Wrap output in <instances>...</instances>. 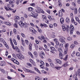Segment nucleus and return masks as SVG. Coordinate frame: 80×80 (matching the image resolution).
Segmentation results:
<instances>
[{"label":"nucleus","mask_w":80,"mask_h":80,"mask_svg":"<svg viewBox=\"0 0 80 80\" xmlns=\"http://www.w3.org/2000/svg\"><path fill=\"white\" fill-rule=\"evenodd\" d=\"M62 28L63 31H65L66 30L67 32H68V31L70 30V27L68 25H67V27L65 28V27L64 25H62Z\"/></svg>","instance_id":"nucleus-1"},{"label":"nucleus","mask_w":80,"mask_h":80,"mask_svg":"<svg viewBox=\"0 0 80 80\" xmlns=\"http://www.w3.org/2000/svg\"><path fill=\"white\" fill-rule=\"evenodd\" d=\"M6 2H9V3L11 5V7H14V2H15V0H6Z\"/></svg>","instance_id":"nucleus-2"},{"label":"nucleus","mask_w":80,"mask_h":80,"mask_svg":"<svg viewBox=\"0 0 80 80\" xmlns=\"http://www.w3.org/2000/svg\"><path fill=\"white\" fill-rule=\"evenodd\" d=\"M69 46V44L66 43L65 44V51H64V54H67V51H68V47Z\"/></svg>","instance_id":"nucleus-3"},{"label":"nucleus","mask_w":80,"mask_h":80,"mask_svg":"<svg viewBox=\"0 0 80 80\" xmlns=\"http://www.w3.org/2000/svg\"><path fill=\"white\" fill-rule=\"evenodd\" d=\"M40 62L42 65H40V67L42 68V69H45V67L43 66V65H45V63L42 60H40L39 61Z\"/></svg>","instance_id":"nucleus-4"},{"label":"nucleus","mask_w":80,"mask_h":80,"mask_svg":"<svg viewBox=\"0 0 80 80\" xmlns=\"http://www.w3.org/2000/svg\"><path fill=\"white\" fill-rule=\"evenodd\" d=\"M4 8H5V10H6L7 11H8V10H12V12H13V13H15V12H16L17 11L16 10H14L13 9L11 8H7V7L6 6H4Z\"/></svg>","instance_id":"nucleus-5"},{"label":"nucleus","mask_w":80,"mask_h":80,"mask_svg":"<svg viewBox=\"0 0 80 80\" xmlns=\"http://www.w3.org/2000/svg\"><path fill=\"white\" fill-rule=\"evenodd\" d=\"M70 29H71V30H70V34L71 35H72V34H73V32L74 29L73 26L72 25H70Z\"/></svg>","instance_id":"nucleus-6"},{"label":"nucleus","mask_w":80,"mask_h":80,"mask_svg":"<svg viewBox=\"0 0 80 80\" xmlns=\"http://www.w3.org/2000/svg\"><path fill=\"white\" fill-rule=\"evenodd\" d=\"M19 24L20 26L21 27H25L26 25V23H23V22L22 21H19Z\"/></svg>","instance_id":"nucleus-7"},{"label":"nucleus","mask_w":80,"mask_h":80,"mask_svg":"<svg viewBox=\"0 0 80 80\" xmlns=\"http://www.w3.org/2000/svg\"><path fill=\"white\" fill-rule=\"evenodd\" d=\"M59 40L62 43H65V41L63 40V37L61 36H59Z\"/></svg>","instance_id":"nucleus-8"},{"label":"nucleus","mask_w":80,"mask_h":80,"mask_svg":"<svg viewBox=\"0 0 80 80\" xmlns=\"http://www.w3.org/2000/svg\"><path fill=\"white\" fill-rule=\"evenodd\" d=\"M11 60L12 62H14V63H16V64H17V65H19V62H18L17 60H15V58H12L11 59Z\"/></svg>","instance_id":"nucleus-9"},{"label":"nucleus","mask_w":80,"mask_h":80,"mask_svg":"<svg viewBox=\"0 0 80 80\" xmlns=\"http://www.w3.org/2000/svg\"><path fill=\"white\" fill-rule=\"evenodd\" d=\"M69 65L68 64V62H66V63H64L62 65V67H67V66H68Z\"/></svg>","instance_id":"nucleus-10"},{"label":"nucleus","mask_w":80,"mask_h":80,"mask_svg":"<svg viewBox=\"0 0 80 80\" xmlns=\"http://www.w3.org/2000/svg\"><path fill=\"white\" fill-rule=\"evenodd\" d=\"M58 15L60 17H62V15H63V13H62V11L60 10L59 11Z\"/></svg>","instance_id":"nucleus-11"},{"label":"nucleus","mask_w":80,"mask_h":80,"mask_svg":"<svg viewBox=\"0 0 80 80\" xmlns=\"http://www.w3.org/2000/svg\"><path fill=\"white\" fill-rule=\"evenodd\" d=\"M15 23L13 25L14 27L15 28H17L18 27V25H17V23H18V22L17 21L15 20Z\"/></svg>","instance_id":"nucleus-12"},{"label":"nucleus","mask_w":80,"mask_h":80,"mask_svg":"<svg viewBox=\"0 0 80 80\" xmlns=\"http://www.w3.org/2000/svg\"><path fill=\"white\" fill-rule=\"evenodd\" d=\"M30 62H31V63H32V65H35V62L33 60H32V59H29Z\"/></svg>","instance_id":"nucleus-13"},{"label":"nucleus","mask_w":80,"mask_h":80,"mask_svg":"<svg viewBox=\"0 0 80 80\" xmlns=\"http://www.w3.org/2000/svg\"><path fill=\"white\" fill-rule=\"evenodd\" d=\"M4 65H5V62L4 61H1V66H4Z\"/></svg>","instance_id":"nucleus-14"},{"label":"nucleus","mask_w":80,"mask_h":80,"mask_svg":"<svg viewBox=\"0 0 80 80\" xmlns=\"http://www.w3.org/2000/svg\"><path fill=\"white\" fill-rule=\"evenodd\" d=\"M61 23H64V19L63 18H61L60 19Z\"/></svg>","instance_id":"nucleus-15"},{"label":"nucleus","mask_w":80,"mask_h":80,"mask_svg":"<svg viewBox=\"0 0 80 80\" xmlns=\"http://www.w3.org/2000/svg\"><path fill=\"white\" fill-rule=\"evenodd\" d=\"M55 32H52V34L51 35V37L52 38H55Z\"/></svg>","instance_id":"nucleus-16"},{"label":"nucleus","mask_w":80,"mask_h":80,"mask_svg":"<svg viewBox=\"0 0 80 80\" xmlns=\"http://www.w3.org/2000/svg\"><path fill=\"white\" fill-rule=\"evenodd\" d=\"M56 62L57 63H59V64H61L62 63V61L59 59H56Z\"/></svg>","instance_id":"nucleus-17"},{"label":"nucleus","mask_w":80,"mask_h":80,"mask_svg":"<svg viewBox=\"0 0 80 80\" xmlns=\"http://www.w3.org/2000/svg\"><path fill=\"white\" fill-rule=\"evenodd\" d=\"M62 66L61 67L56 66L55 67V68H56V69H57V70H60L61 68H62Z\"/></svg>","instance_id":"nucleus-18"},{"label":"nucleus","mask_w":80,"mask_h":80,"mask_svg":"<svg viewBox=\"0 0 80 80\" xmlns=\"http://www.w3.org/2000/svg\"><path fill=\"white\" fill-rule=\"evenodd\" d=\"M67 58H68V55H66L64 58H63L62 57H61V59H63L64 60H67Z\"/></svg>","instance_id":"nucleus-19"},{"label":"nucleus","mask_w":80,"mask_h":80,"mask_svg":"<svg viewBox=\"0 0 80 80\" xmlns=\"http://www.w3.org/2000/svg\"><path fill=\"white\" fill-rule=\"evenodd\" d=\"M15 49H16V51H17L18 52H20V49H19V48H18V47L16 46L15 47Z\"/></svg>","instance_id":"nucleus-20"},{"label":"nucleus","mask_w":80,"mask_h":80,"mask_svg":"<svg viewBox=\"0 0 80 80\" xmlns=\"http://www.w3.org/2000/svg\"><path fill=\"white\" fill-rule=\"evenodd\" d=\"M32 14H33L34 15V14L35 15V16H36V17H37V16H38V13H35V12H32Z\"/></svg>","instance_id":"nucleus-21"},{"label":"nucleus","mask_w":80,"mask_h":80,"mask_svg":"<svg viewBox=\"0 0 80 80\" xmlns=\"http://www.w3.org/2000/svg\"><path fill=\"white\" fill-rule=\"evenodd\" d=\"M58 51L59 52H60L59 53H62L63 52L62 49L61 48H58Z\"/></svg>","instance_id":"nucleus-22"},{"label":"nucleus","mask_w":80,"mask_h":80,"mask_svg":"<svg viewBox=\"0 0 80 80\" xmlns=\"http://www.w3.org/2000/svg\"><path fill=\"white\" fill-rule=\"evenodd\" d=\"M28 53L29 55L31 57H32V58H33V55L32 54V53H31V52H28Z\"/></svg>","instance_id":"nucleus-23"},{"label":"nucleus","mask_w":80,"mask_h":80,"mask_svg":"<svg viewBox=\"0 0 80 80\" xmlns=\"http://www.w3.org/2000/svg\"><path fill=\"white\" fill-rule=\"evenodd\" d=\"M5 24V25H9V26H10L11 25V24H10V23L8 22H5L4 23Z\"/></svg>","instance_id":"nucleus-24"},{"label":"nucleus","mask_w":80,"mask_h":80,"mask_svg":"<svg viewBox=\"0 0 80 80\" xmlns=\"http://www.w3.org/2000/svg\"><path fill=\"white\" fill-rule=\"evenodd\" d=\"M28 10L29 11H33V8L32 7H29L28 8Z\"/></svg>","instance_id":"nucleus-25"},{"label":"nucleus","mask_w":80,"mask_h":80,"mask_svg":"<svg viewBox=\"0 0 80 80\" xmlns=\"http://www.w3.org/2000/svg\"><path fill=\"white\" fill-rule=\"evenodd\" d=\"M34 30V28L32 27L29 28V30L31 32H33V30Z\"/></svg>","instance_id":"nucleus-26"},{"label":"nucleus","mask_w":80,"mask_h":80,"mask_svg":"<svg viewBox=\"0 0 80 80\" xmlns=\"http://www.w3.org/2000/svg\"><path fill=\"white\" fill-rule=\"evenodd\" d=\"M35 70L37 71V72H38L39 74H41V73H40V71H39V70H38V69H37V68H35V67H34V68Z\"/></svg>","instance_id":"nucleus-27"},{"label":"nucleus","mask_w":80,"mask_h":80,"mask_svg":"<svg viewBox=\"0 0 80 80\" xmlns=\"http://www.w3.org/2000/svg\"><path fill=\"white\" fill-rule=\"evenodd\" d=\"M66 22H67V23H69L70 19H69V18H66Z\"/></svg>","instance_id":"nucleus-28"},{"label":"nucleus","mask_w":80,"mask_h":80,"mask_svg":"<svg viewBox=\"0 0 80 80\" xmlns=\"http://www.w3.org/2000/svg\"><path fill=\"white\" fill-rule=\"evenodd\" d=\"M25 42L26 44L27 45H28V44H29V41H28L27 40H26L25 41Z\"/></svg>","instance_id":"nucleus-29"},{"label":"nucleus","mask_w":80,"mask_h":80,"mask_svg":"<svg viewBox=\"0 0 80 80\" xmlns=\"http://www.w3.org/2000/svg\"><path fill=\"white\" fill-rule=\"evenodd\" d=\"M15 18L16 19V20H20V18L18 16H16Z\"/></svg>","instance_id":"nucleus-30"},{"label":"nucleus","mask_w":80,"mask_h":80,"mask_svg":"<svg viewBox=\"0 0 80 80\" xmlns=\"http://www.w3.org/2000/svg\"><path fill=\"white\" fill-rule=\"evenodd\" d=\"M77 9L75 8L74 9V13L75 14H77V12H78Z\"/></svg>","instance_id":"nucleus-31"},{"label":"nucleus","mask_w":80,"mask_h":80,"mask_svg":"<svg viewBox=\"0 0 80 80\" xmlns=\"http://www.w3.org/2000/svg\"><path fill=\"white\" fill-rule=\"evenodd\" d=\"M34 55L35 56V57H37V52H34Z\"/></svg>","instance_id":"nucleus-32"},{"label":"nucleus","mask_w":80,"mask_h":80,"mask_svg":"<svg viewBox=\"0 0 80 80\" xmlns=\"http://www.w3.org/2000/svg\"><path fill=\"white\" fill-rule=\"evenodd\" d=\"M19 57L20 58V59L21 58H24V56H23L22 54L20 55V56H19Z\"/></svg>","instance_id":"nucleus-33"},{"label":"nucleus","mask_w":80,"mask_h":80,"mask_svg":"<svg viewBox=\"0 0 80 80\" xmlns=\"http://www.w3.org/2000/svg\"><path fill=\"white\" fill-rule=\"evenodd\" d=\"M63 56V55L62 54V52L59 53V56L60 57H62Z\"/></svg>","instance_id":"nucleus-34"},{"label":"nucleus","mask_w":80,"mask_h":80,"mask_svg":"<svg viewBox=\"0 0 80 80\" xmlns=\"http://www.w3.org/2000/svg\"><path fill=\"white\" fill-rule=\"evenodd\" d=\"M30 5H31V6H32V7H35V3H32L30 4Z\"/></svg>","instance_id":"nucleus-35"},{"label":"nucleus","mask_w":80,"mask_h":80,"mask_svg":"<svg viewBox=\"0 0 80 80\" xmlns=\"http://www.w3.org/2000/svg\"><path fill=\"white\" fill-rule=\"evenodd\" d=\"M75 19H76V21H77V22H78V21L79 20V18H78L77 17V16H76L75 17Z\"/></svg>","instance_id":"nucleus-36"},{"label":"nucleus","mask_w":80,"mask_h":80,"mask_svg":"<svg viewBox=\"0 0 80 80\" xmlns=\"http://www.w3.org/2000/svg\"><path fill=\"white\" fill-rule=\"evenodd\" d=\"M27 65H28V66H29V67H32V65L30 64V63H27Z\"/></svg>","instance_id":"nucleus-37"},{"label":"nucleus","mask_w":80,"mask_h":80,"mask_svg":"<svg viewBox=\"0 0 80 80\" xmlns=\"http://www.w3.org/2000/svg\"><path fill=\"white\" fill-rule=\"evenodd\" d=\"M74 22L75 20H74L73 18H71V22H72V23H74Z\"/></svg>","instance_id":"nucleus-38"},{"label":"nucleus","mask_w":80,"mask_h":80,"mask_svg":"<svg viewBox=\"0 0 80 80\" xmlns=\"http://www.w3.org/2000/svg\"><path fill=\"white\" fill-rule=\"evenodd\" d=\"M48 18H49V20H52V18L50 16H48Z\"/></svg>","instance_id":"nucleus-39"},{"label":"nucleus","mask_w":80,"mask_h":80,"mask_svg":"<svg viewBox=\"0 0 80 80\" xmlns=\"http://www.w3.org/2000/svg\"><path fill=\"white\" fill-rule=\"evenodd\" d=\"M76 56H77L78 57H79V56H80V53H79L78 52H76Z\"/></svg>","instance_id":"nucleus-40"},{"label":"nucleus","mask_w":80,"mask_h":80,"mask_svg":"<svg viewBox=\"0 0 80 80\" xmlns=\"http://www.w3.org/2000/svg\"><path fill=\"white\" fill-rule=\"evenodd\" d=\"M17 38L18 40H20V36H19V35H17Z\"/></svg>","instance_id":"nucleus-41"},{"label":"nucleus","mask_w":80,"mask_h":80,"mask_svg":"<svg viewBox=\"0 0 80 80\" xmlns=\"http://www.w3.org/2000/svg\"><path fill=\"white\" fill-rule=\"evenodd\" d=\"M21 41L22 43L23 44V45L24 46V41H23V39H21Z\"/></svg>","instance_id":"nucleus-42"},{"label":"nucleus","mask_w":80,"mask_h":80,"mask_svg":"<svg viewBox=\"0 0 80 80\" xmlns=\"http://www.w3.org/2000/svg\"><path fill=\"white\" fill-rule=\"evenodd\" d=\"M75 47V45H74V44H72L71 46V48H74Z\"/></svg>","instance_id":"nucleus-43"},{"label":"nucleus","mask_w":80,"mask_h":80,"mask_svg":"<svg viewBox=\"0 0 80 80\" xmlns=\"http://www.w3.org/2000/svg\"><path fill=\"white\" fill-rule=\"evenodd\" d=\"M7 78L8 79V80H11V79H12V77H10L9 76H8L7 77Z\"/></svg>","instance_id":"nucleus-44"},{"label":"nucleus","mask_w":80,"mask_h":80,"mask_svg":"<svg viewBox=\"0 0 80 80\" xmlns=\"http://www.w3.org/2000/svg\"><path fill=\"white\" fill-rule=\"evenodd\" d=\"M67 39L68 40H72V38H71V37H68Z\"/></svg>","instance_id":"nucleus-45"},{"label":"nucleus","mask_w":80,"mask_h":80,"mask_svg":"<svg viewBox=\"0 0 80 80\" xmlns=\"http://www.w3.org/2000/svg\"><path fill=\"white\" fill-rule=\"evenodd\" d=\"M48 61L49 62H50V63H51V62H52V60L50 58H48Z\"/></svg>","instance_id":"nucleus-46"},{"label":"nucleus","mask_w":80,"mask_h":80,"mask_svg":"<svg viewBox=\"0 0 80 80\" xmlns=\"http://www.w3.org/2000/svg\"><path fill=\"white\" fill-rule=\"evenodd\" d=\"M59 47L61 48H62V47H63V44L61 43L59 45Z\"/></svg>","instance_id":"nucleus-47"},{"label":"nucleus","mask_w":80,"mask_h":80,"mask_svg":"<svg viewBox=\"0 0 80 80\" xmlns=\"http://www.w3.org/2000/svg\"><path fill=\"white\" fill-rule=\"evenodd\" d=\"M21 35L22 37H25V34L22 33H21Z\"/></svg>","instance_id":"nucleus-48"},{"label":"nucleus","mask_w":80,"mask_h":80,"mask_svg":"<svg viewBox=\"0 0 80 80\" xmlns=\"http://www.w3.org/2000/svg\"><path fill=\"white\" fill-rule=\"evenodd\" d=\"M50 49H51V50H53V51L54 50V49H55V48L52 47H50Z\"/></svg>","instance_id":"nucleus-49"},{"label":"nucleus","mask_w":80,"mask_h":80,"mask_svg":"<svg viewBox=\"0 0 80 80\" xmlns=\"http://www.w3.org/2000/svg\"><path fill=\"white\" fill-rule=\"evenodd\" d=\"M42 18H43L44 19H47V17H46V16H45V15H43L42 16Z\"/></svg>","instance_id":"nucleus-50"},{"label":"nucleus","mask_w":80,"mask_h":80,"mask_svg":"<svg viewBox=\"0 0 80 80\" xmlns=\"http://www.w3.org/2000/svg\"><path fill=\"white\" fill-rule=\"evenodd\" d=\"M13 31L14 34H16V33L17 32L16 31V29H14Z\"/></svg>","instance_id":"nucleus-51"},{"label":"nucleus","mask_w":80,"mask_h":80,"mask_svg":"<svg viewBox=\"0 0 80 80\" xmlns=\"http://www.w3.org/2000/svg\"><path fill=\"white\" fill-rule=\"evenodd\" d=\"M34 11L35 12H37V13H40V11H38V10H37V9H35L34 10Z\"/></svg>","instance_id":"nucleus-52"},{"label":"nucleus","mask_w":80,"mask_h":80,"mask_svg":"<svg viewBox=\"0 0 80 80\" xmlns=\"http://www.w3.org/2000/svg\"><path fill=\"white\" fill-rule=\"evenodd\" d=\"M38 32H39V33H42V29H38Z\"/></svg>","instance_id":"nucleus-53"},{"label":"nucleus","mask_w":80,"mask_h":80,"mask_svg":"<svg viewBox=\"0 0 80 80\" xmlns=\"http://www.w3.org/2000/svg\"><path fill=\"white\" fill-rule=\"evenodd\" d=\"M16 56L18 57L19 59H20V55H19L18 54H16Z\"/></svg>","instance_id":"nucleus-54"},{"label":"nucleus","mask_w":80,"mask_h":80,"mask_svg":"<svg viewBox=\"0 0 80 80\" xmlns=\"http://www.w3.org/2000/svg\"><path fill=\"white\" fill-rule=\"evenodd\" d=\"M73 13H71L70 14V17L71 18H73Z\"/></svg>","instance_id":"nucleus-55"},{"label":"nucleus","mask_w":80,"mask_h":80,"mask_svg":"<svg viewBox=\"0 0 80 80\" xmlns=\"http://www.w3.org/2000/svg\"><path fill=\"white\" fill-rule=\"evenodd\" d=\"M50 65L51 66V67H52V66H53L54 65L53 64L52 62H51L50 63Z\"/></svg>","instance_id":"nucleus-56"},{"label":"nucleus","mask_w":80,"mask_h":80,"mask_svg":"<svg viewBox=\"0 0 80 80\" xmlns=\"http://www.w3.org/2000/svg\"><path fill=\"white\" fill-rule=\"evenodd\" d=\"M39 55L41 58H43V56L41 54H39Z\"/></svg>","instance_id":"nucleus-57"},{"label":"nucleus","mask_w":80,"mask_h":80,"mask_svg":"<svg viewBox=\"0 0 80 80\" xmlns=\"http://www.w3.org/2000/svg\"><path fill=\"white\" fill-rule=\"evenodd\" d=\"M42 73H47V72H46V71L42 70Z\"/></svg>","instance_id":"nucleus-58"},{"label":"nucleus","mask_w":80,"mask_h":80,"mask_svg":"<svg viewBox=\"0 0 80 80\" xmlns=\"http://www.w3.org/2000/svg\"><path fill=\"white\" fill-rule=\"evenodd\" d=\"M36 42V43L37 44H38L39 43V42H38V41L37 40H35Z\"/></svg>","instance_id":"nucleus-59"},{"label":"nucleus","mask_w":80,"mask_h":80,"mask_svg":"<svg viewBox=\"0 0 80 80\" xmlns=\"http://www.w3.org/2000/svg\"><path fill=\"white\" fill-rule=\"evenodd\" d=\"M38 38L39 39V40H42V37H38Z\"/></svg>","instance_id":"nucleus-60"},{"label":"nucleus","mask_w":80,"mask_h":80,"mask_svg":"<svg viewBox=\"0 0 80 80\" xmlns=\"http://www.w3.org/2000/svg\"><path fill=\"white\" fill-rule=\"evenodd\" d=\"M46 12L48 13L49 14L50 13V11L48 10H47Z\"/></svg>","instance_id":"nucleus-61"},{"label":"nucleus","mask_w":80,"mask_h":80,"mask_svg":"<svg viewBox=\"0 0 80 80\" xmlns=\"http://www.w3.org/2000/svg\"><path fill=\"white\" fill-rule=\"evenodd\" d=\"M3 41V38H0V41L1 42H2Z\"/></svg>","instance_id":"nucleus-62"},{"label":"nucleus","mask_w":80,"mask_h":80,"mask_svg":"<svg viewBox=\"0 0 80 80\" xmlns=\"http://www.w3.org/2000/svg\"><path fill=\"white\" fill-rule=\"evenodd\" d=\"M53 25H52V24H50L49 25V27L50 28H53Z\"/></svg>","instance_id":"nucleus-63"},{"label":"nucleus","mask_w":80,"mask_h":80,"mask_svg":"<svg viewBox=\"0 0 80 80\" xmlns=\"http://www.w3.org/2000/svg\"><path fill=\"white\" fill-rule=\"evenodd\" d=\"M54 41L55 42H57V38H54Z\"/></svg>","instance_id":"nucleus-64"}]
</instances>
